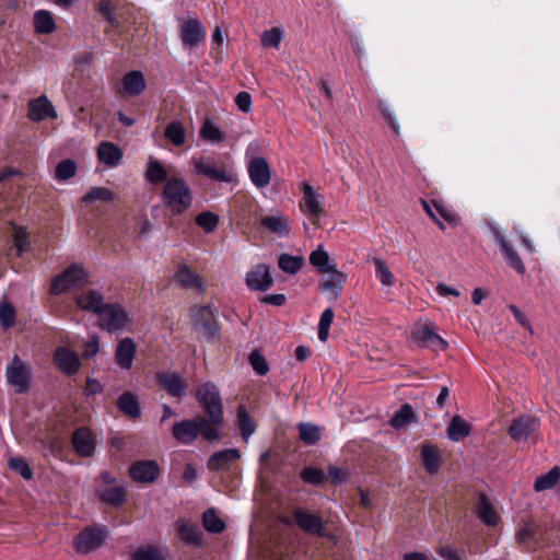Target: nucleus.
<instances>
[{"mask_svg": "<svg viewBox=\"0 0 560 560\" xmlns=\"http://www.w3.org/2000/svg\"><path fill=\"white\" fill-rule=\"evenodd\" d=\"M8 383L16 387V393H26L31 387V374L26 364L18 357L14 355L7 371Z\"/></svg>", "mask_w": 560, "mask_h": 560, "instance_id": "11", "label": "nucleus"}, {"mask_svg": "<svg viewBox=\"0 0 560 560\" xmlns=\"http://www.w3.org/2000/svg\"><path fill=\"white\" fill-rule=\"evenodd\" d=\"M189 316L200 338L207 341L214 339L220 330V325L210 305H192L189 310Z\"/></svg>", "mask_w": 560, "mask_h": 560, "instance_id": "5", "label": "nucleus"}, {"mask_svg": "<svg viewBox=\"0 0 560 560\" xmlns=\"http://www.w3.org/2000/svg\"><path fill=\"white\" fill-rule=\"evenodd\" d=\"M96 495L103 503L112 506H121L127 501V490L124 486L98 488Z\"/></svg>", "mask_w": 560, "mask_h": 560, "instance_id": "31", "label": "nucleus"}, {"mask_svg": "<svg viewBox=\"0 0 560 560\" xmlns=\"http://www.w3.org/2000/svg\"><path fill=\"white\" fill-rule=\"evenodd\" d=\"M300 439L308 445L316 444L320 439L319 428L312 423L299 424Z\"/></svg>", "mask_w": 560, "mask_h": 560, "instance_id": "52", "label": "nucleus"}, {"mask_svg": "<svg viewBox=\"0 0 560 560\" xmlns=\"http://www.w3.org/2000/svg\"><path fill=\"white\" fill-rule=\"evenodd\" d=\"M115 198V194L106 187L92 188L83 198L82 202L92 203L98 200L112 201Z\"/></svg>", "mask_w": 560, "mask_h": 560, "instance_id": "55", "label": "nucleus"}, {"mask_svg": "<svg viewBox=\"0 0 560 560\" xmlns=\"http://www.w3.org/2000/svg\"><path fill=\"white\" fill-rule=\"evenodd\" d=\"M281 39H282V32L277 27H272L268 31H265L261 34V38H260L261 45L264 47H272V48H278L281 43Z\"/></svg>", "mask_w": 560, "mask_h": 560, "instance_id": "61", "label": "nucleus"}, {"mask_svg": "<svg viewBox=\"0 0 560 560\" xmlns=\"http://www.w3.org/2000/svg\"><path fill=\"white\" fill-rule=\"evenodd\" d=\"M235 104L238 109L243 113L250 112L252 108V96L248 92L242 91L235 97Z\"/></svg>", "mask_w": 560, "mask_h": 560, "instance_id": "64", "label": "nucleus"}, {"mask_svg": "<svg viewBox=\"0 0 560 560\" xmlns=\"http://www.w3.org/2000/svg\"><path fill=\"white\" fill-rule=\"evenodd\" d=\"M301 479L312 486H322L326 480L327 476L320 468L306 466L300 472Z\"/></svg>", "mask_w": 560, "mask_h": 560, "instance_id": "50", "label": "nucleus"}, {"mask_svg": "<svg viewBox=\"0 0 560 560\" xmlns=\"http://www.w3.org/2000/svg\"><path fill=\"white\" fill-rule=\"evenodd\" d=\"M438 555L444 560H467L464 550L458 551L451 546H441L436 549Z\"/></svg>", "mask_w": 560, "mask_h": 560, "instance_id": "63", "label": "nucleus"}, {"mask_svg": "<svg viewBox=\"0 0 560 560\" xmlns=\"http://www.w3.org/2000/svg\"><path fill=\"white\" fill-rule=\"evenodd\" d=\"M471 424L468 423L460 416H454L446 429L447 438L453 442H459L470 435L471 433Z\"/></svg>", "mask_w": 560, "mask_h": 560, "instance_id": "34", "label": "nucleus"}, {"mask_svg": "<svg viewBox=\"0 0 560 560\" xmlns=\"http://www.w3.org/2000/svg\"><path fill=\"white\" fill-rule=\"evenodd\" d=\"M495 238L500 244V247L509 261V265L515 269L518 273L523 275L526 270L525 265L517 254V252L509 244L504 236L499 232H494Z\"/></svg>", "mask_w": 560, "mask_h": 560, "instance_id": "33", "label": "nucleus"}, {"mask_svg": "<svg viewBox=\"0 0 560 560\" xmlns=\"http://www.w3.org/2000/svg\"><path fill=\"white\" fill-rule=\"evenodd\" d=\"M539 427V421L533 416L523 415L515 418L508 429V433L515 442L526 441Z\"/></svg>", "mask_w": 560, "mask_h": 560, "instance_id": "15", "label": "nucleus"}, {"mask_svg": "<svg viewBox=\"0 0 560 560\" xmlns=\"http://www.w3.org/2000/svg\"><path fill=\"white\" fill-rule=\"evenodd\" d=\"M334 319V311L332 308H326L320 316L318 324V339L325 342L328 339L329 327Z\"/></svg>", "mask_w": 560, "mask_h": 560, "instance_id": "57", "label": "nucleus"}, {"mask_svg": "<svg viewBox=\"0 0 560 560\" xmlns=\"http://www.w3.org/2000/svg\"><path fill=\"white\" fill-rule=\"evenodd\" d=\"M108 536L107 527L94 525L83 528L73 540V547L78 553L86 555L100 548Z\"/></svg>", "mask_w": 560, "mask_h": 560, "instance_id": "6", "label": "nucleus"}, {"mask_svg": "<svg viewBox=\"0 0 560 560\" xmlns=\"http://www.w3.org/2000/svg\"><path fill=\"white\" fill-rule=\"evenodd\" d=\"M172 435L183 445L192 444L198 435L209 442L220 441L223 438L222 432L209 424L201 415L175 422L172 427Z\"/></svg>", "mask_w": 560, "mask_h": 560, "instance_id": "1", "label": "nucleus"}, {"mask_svg": "<svg viewBox=\"0 0 560 560\" xmlns=\"http://www.w3.org/2000/svg\"><path fill=\"white\" fill-rule=\"evenodd\" d=\"M179 36L183 46L192 48L205 40L206 30L197 18H190L180 24Z\"/></svg>", "mask_w": 560, "mask_h": 560, "instance_id": "12", "label": "nucleus"}, {"mask_svg": "<svg viewBox=\"0 0 560 560\" xmlns=\"http://www.w3.org/2000/svg\"><path fill=\"white\" fill-rule=\"evenodd\" d=\"M421 459L425 470L430 475H434L439 471L442 460L436 446L431 444L422 445Z\"/></svg>", "mask_w": 560, "mask_h": 560, "instance_id": "36", "label": "nucleus"}, {"mask_svg": "<svg viewBox=\"0 0 560 560\" xmlns=\"http://www.w3.org/2000/svg\"><path fill=\"white\" fill-rule=\"evenodd\" d=\"M194 165L199 174L212 180L231 183L233 179L232 173L228 172L224 166L218 167L217 164L207 163L201 160H195Z\"/></svg>", "mask_w": 560, "mask_h": 560, "instance_id": "26", "label": "nucleus"}, {"mask_svg": "<svg viewBox=\"0 0 560 560\" xmlns=\"http://www.w3.org/2000/svg\"><path fill=\"white\" fill-rule=\"evenodd\" d=\"M162 200L173 214H182L192 203V191L185 179L171 176L164 184Z\"/></svg>", "mask_w": 560, "mask_h": 560, "instance_id": "4", "label": "nucleus"}, {"mask_svg": "<svg viewBox=\"0 0 560 560\" xmlns=\"http://www.w3.org/2000/svg\"><path fill=\"white\" fill-rule=\"evenodd\" d=\"M145 178L149 183L159 185L166 183L170 177L167 176V172L160 161L150 160L145 172Z\"/></svg>", "mask_w": 560, "mask_h": 560, "instance_id": "45", "label": "nucleus"}, {"mask_svg": "<svg viewBox=\"0 0 560 560\" xmlns=\"http://www.w3.org/2000/svg\"><path fill=\"white\" fill-rule=\"evenodd\" d=\"M75 302L83 311L100 314L104 306V296L96 290H88L75 298Z\"/></svg>", "mask_w": 560, "mask_h": 560, "instance_id": "27", "label": "nucleus"}, {"mask_svg": "<svg viewBox=\"0 0 560 560\" xmlns=\"http://www.w3.org/2000/svg\"><path fill=\"white\" fill-rule=\"evenodd\" d=\"M131 560H163L158 547L147 546L139 548L131 555Z\"/></svg>", "mask_w": 560, "mask_h": 560, "instance_id": "59", "label": "nucleus"}, {"mask_svg": "<svg viewBox=\"0 0 560 560\" xmlns=\"http://www.w3.org/2000/svg\"><path fill=\"white\" fill-rule=\"evenodd\" d=\"M9 467L21 475L24 479L30 480L33 477L32 468L22 457H11L8 463Z\"/></svg>", "mask_w": 560, "mask_h": 560, "instance_id": "58", "label": "nucleus"}, {"mask_svg": "<svg viewBox=\"0 0 560 560\" xmlns=\"http://www.w3.org/2000/svg\"><path fill=\"white\" fill-rule=\"evenodd\" d=\"M137 351L135 341L131 338L122 339L115 352L116 363L125 370H128L132 365V361Z\"/></svg>", "mask_w": 560, "mask_h": 560, "instance_id": "30", "label": "nucleus"}, {"mask_svg": "<svg viewBox=\"0 0 560 560\" xmlns=\"http://www.w3.org/2000/svg\"><path fill=\"white\" fill-rule=\"evenodd\" d=\"M27 116L32 121H42L46 118H56L57 113L49 100L42 95L30 101Z\"/></svg>", "mask_w": 560, "mask_h": 560, "instance_id": "20", "label": "nucleus"}, {"mask_svg": "<svg viewBox=\"0 0 560 560\" xmlns=\"http://www.w3.org/2000/svg\"><path fill=\"white\" fill-rule=\"evenodd\" d=\"M304 262L303 256H293L287 253L281 254L278 259L279 268L289 275L298 273L304 266Z\"/></svg>", "mask_w": 560, "mask_h": 560, "instance_id": "40", "label": "nucleus"}, {"mask_svg": "<svg viewBox=\"0 0 560 560\" xmlns=\"http://www.w3.org/2000/svg\"><path fill=\"white\" fill-rule=\"evenodd\" d=\"M178 534L188 545L199 547L202 544V532L196 524H187L183 521L177 522Z\"/></svg>", "mask_w": 560, "mask_h": 560, "instance_id": "38", "label": "nucleus"}, {"mask_svg": "<svg viewBox=\"0 0 560 560\" xmlns=\"http://www.w3.org/2000/svg\"><path fill=\"white\" fill-rule=\"evenodd\" d=\"M435 213H438L445 222L456 226L458 224V217L455 212L450 210L443 202L433 200L432 201Z\"/></svg>", "mask_w": 560, "mask_h": 560, "instance_id": "62", "label": "nucleus"}, {"mask_svg": "<svg viewBox=\"0 0 560 560\" xmlns=\"http://www.w3.org/2000/svg\"><path fill=\"white\" fill-rule=\"evenodd\" d=\"M100 316V327L109 332L125 329L131 322L125 308L117 303L104 306Z\"/></svg>", "mask_w": 560, "mask_h": 560, "instance_id": "7", "label": "nucleus"}, {"mask_svg": "<svg viewBox=\"0 0 560 560\" xmlns=\"http://www.w3.org/2000/svg\"><path fill=\"white\" fill-rule=\"evenodd\" d=\"M250 180L257 188H265L271 179L270 166L265 158L256 156L248 164Z\"/></svg>", "mask_w": 560, "mask_h": 560, "instance_id": "18", "label": "nucleus"}, {"mask_svg": "<svg viewBox=\"0 0 560 560\" xmlns=\"http://www.w3.org/2000/svg\"><path fill=\"white\" fill-rule=\"evenodd\" d=\"M54 362L63 374L69 376L75 374L81 366L78 354L66 347L56 349Z\"/></svg>", "mask_w": 560, "mask_h": 560, "instance_id": "17", "label": "nucleus"}, {"mask_svg": "<svg viewBox=\"0 0 560 560\" xmlns=\"http://www.w3.org/2000/svg\"><path fill=\"white\" fill-rule=\"evenodd\" d=\"M202 525L207 532L213 534H220L225 529V523L218 516L213 508L203 512Z\"/></svg>", "mask_w": 560, "mask_h": 560, "instance_id": "46", "label": "nucleus"}, {"mask_svg": "<svg viewBox=\"0 0 560 560\" xmlns=\"http://www.w3.org/2000/svg\"><path fill=\"white\" fill-rule=\"evenodd\" d=\"M155 382L168 396L183 398L187 395L189 383L178 372L159 371L155 373Z\"/></svg>", "mask_w": 560, "mask_h": 560, "instance_id": "9", "label": "nucleus"}, {"mask_svg": "<svg viewBox=\"0 0 560 560\" xmlns=\"http://www.w3.org/2000/svg\"><path fill=\"white\" fill-rule=\"evenodd\" d=\"M196 397L203 409V419L218 431H221L224 423V416L218 386L211 382H207L198 387Z\"/></svg>", "mask_w": 560, "mask_h": 560, "instance_id": "2", "label": "nucleus"}, {"mask_svg": "<svg viewBox=\"0 0 560 560\" xmlns=\"http://www.w3.org/2000/svg\"><path fill=\"white\" fill-rule=\"evenodd\" d=\"M116 405L120 412L131 419H138L141 416V407L138 397L131 392L122 393L118 397Z\"/></svg>", "mask_w": 560, "mask_h": 560, "instance_id": "32", "label": "nucleus"}, {"mask_svg": "<svg viewBox=\"0 0 560 560\" xmlns=\"http://www.w3.org/2000/svg\"><path fill=\"white\" fill-rule=\"evenodd\" d=\"M295 524L306 534L318 537H328L326 532V522L322 516L298 508L293 511Z\"/></svg>", "mask_w": 560, "mask_h": 560, "instance_id": "10", "label": "nucleus"}, {"mask_svg": "<svg viewBox=\"0 0 560 560\" xmlns=\"http://www.w3.org/2000/svg\"><path fill=\"white\" fill-rule=\"evenodd\" d=\"M241 453L236 448H226L213 453L208 462L207 468L211 471L228 470L233 462L240 459Z\"/></svg>", "mask_w": 560, "mask_h": 560, "instance_id": "22", "label": "nucleus"}, {"mask_svg": "<svg viewBox=\"0 0 560 560\" xmlns=\"http://www.w3.org/2000/svg\"><path fill=\"white\" fill-rule=\"evenodd\" d=\"M478 517L487 525H495L498 523V514L486 493H480L476 505Z\"/></svg>", "mask_w": 560, "mask_h": 560, "instance_id": "37", "label": "nucleus"}, {"mask_svg": "<svg viewBox=\"0 0 560 560\" xmlns=\"http://www.w3.org/2000/svg\"><path fill=\"white\" fill-rule=\"evenodd\" d=\"M329 255L328 253L323 248V246H318L317 249L313 250L310 255V264L317 269L320 273H326L331 269V266L329 264Z\"/></svg>", "mask_w": 560, "mask_h": 560, "instance_id": "48", "label": "nucleus"}, {"mask_svg": "<svg viewBox=\"0 0 560 560\" xmlns=\"http://www.w3.org/2000/svg\"><path fill=\"white\" fill-rule=\"evenodd\" d=\"M195 222L206 233H212L218 228L219 217L211 211H203L196 217Z\"/></svg>", "mask_w": 560, "mask_h": 560, "instance_id": "53", "label": "nucleus"}, {"mask_svg": "<svg viewBox=\"0 0 560 560\" xmlns=\"http://www.w3.org/2000/svg\"><path fill=\"white\" fill-rule=\"evenodd\" d=\"M0 322L4 330L14 326L15 310L10 303L0 304Z\"/></svg>", "mask_w": 560, "mask_h": 560, "instance_id": "60", "label": "nucleus"}, {"mask_svg": "<svg viewBox=\"0 0 560 560\" xmlns=\"http://www.w3.org/2000/svg\"><path fill=\"white\" fill-rule=\"evenodd\" d=\"M75 452L83 457H90L95 451V440L88 428L77 429L71 439Z\"/></svg>", "mask_w": 560, "mask_h": 560, "instance_id": "19", "label": "nucleus"}, {"mask_svg": "<svg viewBox=\"0 0 560 560\" xmlns=\"http://www.w3.org/2000/svg\"><path fill=\"white\" fill-rule=\"evenodd\" d=\"M199 135L203 140L212 143L223 142L226 138L225 133L208 118L203 121Z\"/></svg>", "mask_w": 560, "mask_h": 560, "instance_id": "47", "label": "nucleus"}, {"mask_svg": "<svg viewBox=\"0 0 560 560\" xmlns=\"http://www.w3.org/2000/svg\"><path fill=\"white\" fill-rule=\"evenodd\" d=\"M303 199L300 208L305 212L313 224H317L324 209L320 202L322 196L317 194L308 183L302 185Z\"/></svg>", "mask_w": 560, "mask_h": 560, "instance_id": "14", "label": "nucleus"}, {"mask_svg": "<svg viewBox=\"0 0 560 560\" xmlns=\"http://www.w3.org/2000/svg\"><path fill=\"white\" fill-rule=\"evenodd\" d=\"M174 278L175 281L185 289H197L201 292L206 291V287L199 275L185 264L179 265Z\"/></svg>", "mask_w": 560, "mask_h": 560, "instance_id": "28", "label": "nucleus"}, {"mask_svg": "<svg viewBox=\"0 0 560 560\" xmlns=\"http://www.w3.org/2000/svg\"><path fill=\"white\" fill-rule=\"evenodd\" d=\"M97 156L101 162L110 167H114L120 163L122 159V152L116 144L112 142H102L97 149Z\"/></svg>", "mask_w": 560, "mask_h": 560, "instance_id": "35", "label": "nucleus"}, {"mask_svg": "<svg viewBox=\"0 0 560 560\" xmlns=\"http://www.w3.org/2000/svg\"><path fill=\"white\" fill-rule=\"evenodd\" d=\"M164 136L176 147L185 143V128L178 120H173L166 126Z\"/></svg>", "mask_w": 560, "mask_h": 560, "instance_id": "49", "label": "nucleus"}, {"mask_svg": "<svg viewBox=\"0 0 560 560\" xmlns=\"http://www.w3.org/2000/svg\"><path fill=\"white\" fill-rule=\"evenodd\" d=\"M249 364L253 370L260 376L269 372V365L266 358L259 349H254L248 357Z\"/></svg>", "mask_w": 560, "mask_h": 560, "instance_id": "56", "label": "nucleus"}, {"mask_svg": "<svg viewBox=\"0 0 560 560\" xmlns=\"http://www.w3.org/2000/svg\"><path fill=\"white\" fill-rule=\"evenodd\" d=\"M160 474L159 464L151 459L133 462L129 467L130 477L139 483H152L159 478Z\"/></svg>", "mask_w": 560, "mask_h": 560, "instance_id": "13", "label": "nucleus"}, {"mask_svg": "<svg viewBox=\"0 0 560 560\" xmlns=\"http://www.w3.org/2000/svg\"><path fill=\"white\" fill-rule=\"evenodd\" d=\"M373 262L375 266L376 277L380 279L383 285L392 287L395 283V276L390 271L386 261L380 257L373 258Z\"/></svg>", "mask_w": 560, "mask_h": 560, "instance_id": "51", "label": "nucleus"}, {"mask_svg": "<svg viewBox=\"0 0 560 560\" xmlns=\"http://www.w3.org/2000/svg\"><path fill=\"white\" fill-rule=\"evenodd\" d=\"M237 427L245 442L248 441L249 436L256 430V425L253 419L250 418L247 409L243 405H240L237 408Z\"/></svg>", "mask_w": 560, "mask_h": 560, "instance_id": "41", "label": "nucleus"}, {"mask_svg": "<svg viewBox=\"0 0 560 560\" xmlns=\"http://www.w3.org/2000/svg\"><path fill=\"white\" fill-rule=\"evenodd\" d=\"M246 284L252 290L267 291L273 284V279L270 275L269 266L266 264L256 265L250 271L247 272Z\"/></svg>", "mask_w": 560, "mask_h": 560, "instance_id": "16", "label": "nucleus"}, {"mask_svg": "<svg viewBox=\"0 0 560 560\" xmlns=\"http://www.w3.org/2000/svg\"><path fill=\"white\" fill-rule=\"evenodd\" d=\"M326 273H329V277L320 280L318 288L323 292H330L335 299H338L342 292L343 283L347 281V275L338 270L336 264Z\"/></svg>", "mask_w": 560, "mask_h": 560, "instance_id": "23", "label": "nucleus"}, {"mask_svg": "<svg viewBox=\"0 0 560 560\" xmlns=\"http://www.w3.org/2000/svg\"><path fill=\"white\" fill-rule=\"evenodd\" d=\"M417 416L409 404H404L398 411L395 412L390 419V424L395 429H400L409 423L417 422Z\"/></svg>", "mask_w": 560, "mask_h": 560, "instance_id": "42", "label": "nucleus"}, {"mask_svg": "<svg viewBox=\"0 0 560 560\" xmlns=\"http://www.w3.org/2000/svg\"><path fill=\"white\" fill-rule=\"evenodd\" d=\"M560 481V467L555 466L547 474L537 477L534 489L537 492L550 490Z\"/></svg>", "mask_w": 560, "mask_h": 560, "instance_id": "43", "label": "nucleus"}, {"mask_svg": "<svg viewBox=\"0 0 560 560\" xmlns=\"http://www.w3.org/2000/svg\"><path fill=\"white\" fill-rule=\"evenodd\" d=\"M77 163L73 160L66 159L58 163L55 170V177L58 180H68L75 176Z\"/></svg>", "mask_w": 560, "mask_h": 560, "instance_id": "54", "label": "nucleus"}, {"mask_svg": "<svg viewBox=\"0 0 560 560\" xmlns=\"http://www.w3.org/2000/svg\"><path fill=\"white\" fill-rule=\"evenodd\" d=\"M147 83L141 71L133 70L126 73L121 80L120 94L128 96H138L145 90Z\"/></svg>", "mask_w": 560, "mask_h": 560, "instance_id": "25", "label": "nucleus"}, {"mask_svg": "<svg viewBox=\"0 0 560 560\" xmlns=\"http://www.w3.org/2000/svg\"><path fill=\"white\" fill-rule=\"evenodd\" d=\"M196 397L203 409V419L218 431H221L224 423V416L218 386L211 382H207L198 387Z\"/></svg>", "mask_w": 560, "mask_h": 560, "instance_id": "3", "label": "nucleus"}, {"mask_svg": "<svg viewBox=\"0 0 560 560\" xmlns=\"http://www.w3.org/2000/svg\"><path fill=\"white\" fill-rule=\"evenodd\" d=\"M259 222L264 229L272 234H277L281 237H287L290 234L291 229L289 220L279 211L275 214L261 217Z\"/></svg>", "mask_w": 560, "mask_h": 560, "instance_id": "24", "label": "nucleus"}, {"mask_svg": "<svg viewBox=\"0 0 560 560\" xmlns=\"http://www.w3.org/2000/svg\"><path fill=\"white\" fill-rule=\"evenodd\" d=\"M86 281V272L78 265H71L63 272L52 279L50 292L52 294L65 293Z\"/></svg>", "mask_w": 560, "mask_h": 560, "instance_id": "8", "label": "nucleus"}, {"mask_svg": "<svg viewBox=\"0 0 560 560\" xmlns=\"http://www.w3.org/2000/svg\"><path fill=\"white\" fill-rule=\"evenodd\" d=\"M541 538V527L533 521L526 522L524 527L516 534V540L520 545H526L527 542L538 544Z\"/></svg>", "mask_w": 560, "mask_h": 560, "instance_id": "39", "label": "nucleus"}, {"mask_svg": "<svg viewBox=\"0 0 560 560\" xmlns=\"http://www.w3.org/2000/svg\"><path fill=\"white\" fill-rule=\"evenodd\" d=\"M413 339L424 347H430L434 351H444L447 342L440 337L430 326H421L412 332Z\"/></svg>", "mask_w": 560, "mask_h": 560, "instance_id": "21", "label": "nucleus"}, {"mask_svg": "<svg viewBox=\"0 0 560 560\" xmlns=\"http://www.w3.org/2000/svg\"><path fill=\"white\" fill-rule=\"evenodd\" d=\"M94 8L112 27L118 28L120 26L118 16L120 0H98Z\"/></svg>", "mask_w": 560, "mask_h": 560, "instance_id": "29", "label": "nucleus"}, {"mask_svg": "<svg viewBox=\"0 0 560 560\" xmlns=\"http://www.w3.org/2000/svg\"><path fill=\"white\" fill-rule=\"evenodd\" d=\"M34 25L38 34H51L56 30L51 13L46 10H39L34 14Z\"/></svg>", "mask_w": 560, "mask_h": 560, "instance_id": "44", "label": "nucleus"}]
</instances>
